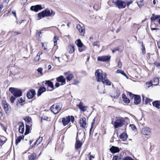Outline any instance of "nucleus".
<instances>
[{"mask_svg": "<svg viewBox=\"0 0 160 160\" xmlns=\"http://www.w3.org/2000/svg\"><path fill=\"white\" fill-rule=\"evenodd\" d=\"M55 14V12L52 10L51 11L49 9L47 8L38 14V20H40L46 17L53 16Z\"/></svg>", "mask_w": 160, "mask_h": 160, "instance_id": "1", "label": "nucleus"}, {"mask_svg": "<svg viewBox=\"0 0 160 160\" xmlns=\"http://www.w3.org/2000/svg\"><path fill=\"white\" fill-rule=\"evenodd\" d=\"M74 118L73 116H68L63 118H60L59 120V122L65 126L68 125L71 121L73 123L74 121Z\"/></svg>", "mask_w": 160, "mask_h": 160, "instance_id": "2", "label": "nucleus"}, {"mask_svg": "<svg viewBox=\"0 0 160 160\" xmlns=\"http://www.w3.org/2000/svg\"><path fill=\"white\" fill-rule=\"evenodd\" d=\"M95 75L96 77L97 81L99 82H102L106 78L107 74L105 72L103 73L101 70L98 69L95 72Z\"/></svg>", "mask_w": 160, "mask_h": 160, "instance_id": "3", "label": "nucleus"}, {"mask_svg": "<svg viewBox=\"0 0 160 160\" xmlns=\"http://www.w3.org/2000/svg\"><path fill=\"white\" fill-rule=\"evenodd\" d=\"M125 120L123 119L122 118L117 117L115 121L113 122H112V123L113 124L115 128H117L118 127H122L123 125L125 124Z\"/></svg>", "mask_w": 160, "mask_h": 160, "instance_id": "4", "label": "nucleus"}, {"mask_svg": "<svg viewBox=\"0 0 160 160\" xmlns=\"http://www.w3.org/2000/svg\"><path fill=\"white\" fill-rule=\"evenodd\" d=\"M62 108V105L60 103L55 104L51 108V110L55 114H57L59 112Z\"/></svg>", "mask_w": 160, "mask_h": 160, "instance_id": "5", "label": "nucleus"}, {"mask_svg": "<svg viewBox=\"0 0 160 160\" xmlns=\"http://www.w3.org/2000/svg\"><path fill=\"white\" fill-rule=\"evenodd\" d=\"M9 91L15 97H20L22 95V92L21 90L11 87L9 88Z\"/></svg>", "mask_w": 160, "mask_h": 160, "instance_id": "6", "label": "nucleus"}, {"mask_svg": "<svg viewBox=\"0 0 160 160\" xmlns=\"http://www.w3.org/2000/svg\"><path fill=\"white\" fill-rule=\"evenodd\" d=\"M78 134L79 132H78L77 134V137L76 138V143L75 145V148L77 150L80 148L82 145V142L79 140V139L78 138Z\"/></svg>", "mask_w": 160, "mask_h": 160, "instance_id": "7", "label": "nucleus"}, {"mask_svg": "<svg viewBox=\"0 0 160 160\" xmlns=\"http://www.w3.org/2000/svg\"><path fill=\"white\" fill-rule=\"evenodd\" d=\"M113 2L115 4L119 9L124 8L126 7L125 2L122 1L118 0L115 2L113 1Z\"/></svg>", "mask_w": 160, "mask_h": 160, "instance_id": "8", "label": "nucleus"}, {"mask_svg": "<svg viewBox=\"0 0 160 160\" xmlns=\"http://www.w3.org/2000/svg\"><path fill=\"white\" fill-rule=\"evenodd\" d=\"M111 56H103L98 57L97 60L99 61L105 62L109 60Z\"/></svg>", "mask_w": 160, "mask_h": 160, "instance_id": "9", "label": "nucleus"}, {"mask_svg": "<svg viewBox=\"0 0 160 160\" xmlns=\"http://www.w3.org/2000/svg\"><path fill=\"white\" fill-rule=\"evenodd\" d=\"M43 8L41 5H37L35 6H32L30 8V10L36 12H38L43 9Z\"/></svg>", "mask_w": 160, "mask_h": 160, "instance_id": "10", "label": "nucleus"}, {"mask_svg": "<svg viewBox=\"0 0 160 160\" xmlns=\"http://www.w3.org/2000/svg\"><path fill=\"white\" fill-rule=\"evenodd\" d=\"M76 28L82 35H84L85 32V27L84 26L81 27L80 25L76 26Z\"/></svg>", "mask_w": 160, "mask_h": 160, "instance_id": "11", "label": "nucleus"}, {"mask_svg": "<svg viewBox=\"0 0 160 160\" xmlns=\"http://www.w3.org/2000/svg\"><path fill=\"white\" fill-rule=\"evenodd\" d=\"M141 133L144 135L148 136L151 133V130L148 128L144 127L142 128Z\"/></svg>", "mask_w": 160, "mask_h": 160, "instance_id": "12", "label": "nucleus"}, {"mask_svg": "<svg viewBox=\"0 0 160 160\" xmlns=\"http://www.w3.org/2000/svg\"><path fill=\"white\" fill-rule=\"evenodd\" d=\"M36 94V92L34 89H31L29 91L27 94V97L28 99H32Z\"/></svg>", "mask_w": 160, "mask_h": 160, "instance_id": "13", "label": "nucleus"}, {"mask_svg": "<svg viewBox=\"0 0 160 160\" xmlns=\"http://www.w3.org/2000/svg\"><path fill=\"white\" fill-rule=\"evenodd\" d=\"M45 84L47 85L48 87H50L51 89L48 90V91H52L54 89V85L53 82L50 80H46Z\"/></svg>", "mask_w": 160, "mask_h": 160, "instance_id": "14", "label": "nucleus"}, {"mask_svg": "<svg viewBox=\"0 0 160 160\" xmlns=\"http://www.w3.org/2000/svg\"><path fill=\"white\" fill-rule=\"evenodd\" d=\"M57 82H61L62 85H64L66 83V79L63 76L61 75L56 78Z\"/></svg>", "mask_w": 160, "mask_h": 160, "instance_id": "15", "label": "nucleus"}, {"mask_svg": "<svg viewBox=\"0 0 160 160\" xmlns=\"http://www.w3.org/2000/svg\"><path fill=\"white\" fill-rule=\"evenodd\" d=\"M80 126L83 128H86V118L85 117H83L81 118L80 121Z\"/></svg>", "mask_w": 160, "mask_h": 160, "instance_id": "16", "label": "nucleus"}, {"mask_svg": "<svg viewBox=\"0 0 160 160\" xmlns=\"http://www.w3.org/2000/svg\"><path fill=\"white\" fill-rule=\"evenodd\" d=\"M67 49L69 53H72L75 51V48L73 44H71L68 46Z\"/></svg>", "mask_w": 160, "mask_h": 160, "instance_id": "17", "label": "nucleus"}, {"mask_svg": "<svg viewBox=\"0 0 160 160\" xmlns=\"http://www.w3.org/2000/svg\"><path fill=\"white\" fill-rule=\"evenodd\" d=\"M134 103L137 105L139 104L141 102V98L140 96L138 95H135L134 97Z\"/></svg>", "mask_w": 160, "mask_h": 160, "instance_id": "18", "label": "nucleus"}, {"mask_svg": "<svg viewBox=\"0 0 160 160\" xmlns=\"http://www.w3.org/2000/svg\"><path fill=\"white\" fill-rule=\"evenodd\" d=\"M109 150L113 154L118 152L120 151V149L118 147L113 146L110 148Z\"/></svg>", "mask_w": 160, "mask_h": 160, "instance_id": "19", "label": "nucleus"}, {"mask_svg": "<svg viewBox=\"0 0 160 160\" xmlns=\"http://www.w3.org/2000/svg\"><path fill=\"white\" fill-rule=\"evenodd\" d=\"M2 103L3 106L4 110L7 113V111L8 110L9 105L5 100H3L2 101Z\"/></svg>", "mask_w": 160, "mask_h": 160, "instance_id": "20", "label": "nucleus"}, {"mask_svg": "<svg viewBox=\"0 0 160 160\" xmlns=\"http://www.w3.org/2000/svg\"><path fill=\"white\" fill-rule=\"evenodd\" d=\"M46 91V88L44 87H41L38 89V93L37 96H39L41 95V94L45 92Z\"/></svg>", "mask_w": 160, "mask_h": 160, "instance_id": "21", "label": "nucleus"}, {"mask_svg": "<svg viewBox=\"0 0 160 160\" xmlns=\"http://www.w3.org/2000/svg\"><path fill=\"white\" fill-rule=\"evenodd\" d=\"M127 134L124 132L121 133L119 136V138L123 141H125L127 140Z\"/></svg>", "mask_w": 160, "mask_h": 160, "instance_id": "22", "label": "nucleus"}, {"mask_svg": "<svg viewBox=\"0 0 160 160\" xmlns=\"http://www.w3.org/2000/svg\"><path fill=\"white\" fill-rule=\"evenodd\" d=\"M19 123L20 125H19L18 130L20 133H23L24 130V124L23 122H20Z\"/></svg>", "mask_w": 160, "mask_h": 160, "instance_id": "23", "label": "nucleus"}, {"mask_svg": "<svg viewBox=\"0 0 160 160\" xmlns=\"http://www.w3.org/2000/svg\"><path fill=\"white\" fill-rule=\"evenodd\" d=\"M152 104L154 107L158 108H160V101H155L153 102Z\"/></svg>", "mask_w": 160, "mask_h": 160, "instance_id": "24", "label": "nucleus"}, {"mask_svg": "<svg viewBox=\"0 0 160 160\" xmlns=\"http://www.w3.org/2000/svg\"><path fill=\"white\" fill-rule=\"evenodd\" d=\"M122 97L123 101L125 103H129L130 102V100L126 96V95L123 93L122 95Z\"/></svg>", "mask_w": 160, "mask_h": 160, "instance_id": "25", "label": "nucleus"}, {"mask_svg": "<svg viewBox=\"0 0 160 160\" xmlns=\"http://www.w3.org/2000/svg\"><path fill=\"white\" fill-rule=\"evenodd\" d=\"M102 82L104 84H106V85H111V83L107 79V76L106 77V78L103 80V81H102Z\"/></svg>", "mask_w": 160, "mask_h": 160, "instance_id": "26", "label": "nucleus"}, {"mask_svg": "<svg viewBox=\"0 0 160 160\" xmlns=\"http://www.w3.org/2000/svg\"><path fill=\"white\" fill-rule=\"evenodd\" d=\"M160 18V15H154V14H152V16L151 18V20L152 21L159 19Z\"/></svg>", "mask_w": 160, "mask_h": 160, "instance_id": "27", "label": "nucleus"}, {"mask_svg": "<svg viewBox=\"0 0 160 160\" xmlns=\"http://www.w3.org/2000/svg\"><path fill=\"white\" fill-rule=\"evenodd\" d=\"M75 43L76 44V45L78 48L81 47L83 45V44L80 39H78L76 40L75 42Z\"/></svg>", "mask_w": 160, "mask_h": 160, "instance_id": "28", "label": "nucleus"}, {"mask_svg": "<svg viewBox=\"0 0 160 160\" xmlns=\"http://www.w3.org/2000/svg\"><path fill=\"white\" fill-rule=\"evenodd\" d=\"M24 137L23 135L19 136L16 140L15 143L17 145L18 143L20 142L22 139L24 138Z\"/></svg>", "mask_w": 160, "mask_h": 160, "instance_id": "29", "label": "nucleus"}, {"mask_svg": "<svg viewBox=\"0 0 160 160\" xmlns=\"http://www.w3.org/2000/svg\"><path fill=\"white\" fill-rule=\"evenodd\" d=\"M37 154L34 153L31 154L30 155L28 156V158L31 160H34L36 158Z\"/></svg>", "mask_w": 160, "mask_h": 160, "instance_id": "30", "label": "nucleus"}, {"mask_svg": "<svg viewBox=\"0 0 160 160\" xmlns=\"http://www.w3.org/2000/svg\"><path fill=\"white\" fill-rule=\"evenodd\" d=\"M73 77V74L72 73L69 74L66 77V78L67 81H71Z\"/></svg>", "mask_w": 160, "mask_h": 160, "instance_id": "31", "label": "nucleus"}, {"mask_svg": "<svg viewBox=\"0 0 160 160\" xmlns=\"http://www.w3.org/2000/svg\"><path fill=\"white\" fill-rule=\"evenodd\" d=\"M159 80L158 78H156L153 79V85H157L159 84Z\"/></svg>", "mask_w": 160, "mask_h": 160, "instance_id": "32", "label": "nucleus"}, {"mask_svg": "<svg viewBox=\"0 0 160 160\" xmlns=\"http://www.w3.org/2000/svg\"><path fill=\"white\" fill-rule=\"evenodd\" d=\"M87 49V47L84 45L82 46L81 47L78 48V50L80 52H81Z\"/></svg>", "mask_w": 160, "mask_h": 160, "instance_id": "33", "label": "nucleus"}, {"mask_svg": "<svg viewBox=\"0 0 160 160\" xmlns=\"http://www.w3.org/2000/svg\"><path fill=\"white\" fill-rule=\"evenodd\" d=\"M42 140V137H39L35 142L34 144H37V145H38L41 142Z\"/></svg>", "mask_w": 160, "mask_h": 160, "instance_id": "34", "label": "nucleus"}, {"mask_svg": "<svg viewBox=\"0 0 160 160\" xmlns=\"http://www.w3.org/2000/svg\"><path fill=\"white\" fill-rule=\"evenodd\" d=\"M30 131V127L29 125L26 124V131L24 133L25 135H26L28 134L29 132Z\"/></svg>", "mask_w": 160, "mask_h": 160, "instance_id": "35", "label": "nucleus"}, {"mask_svg": "<svg viewBox=\"0 0 160 160\" xmlns=\"http://www.w3.org/2000/svg\"><path fill=\"white\" fill-rule=\"evenodd\" d=\"M92 45L93 46H97L98 48L100 47V43L99 41H96L92 43Z\"/></svg>", "mask_w": 160, "mask_h": 160, "instance_id": "36", "label": "nucleus"}, {"mask_svg": "<svg viewBox=\"0 0 160 160\" xmlns=\"http://www.w3.org/2000/svg\"><path fill=\"white\" fill-rule=\"evenodd\" d=\"M124 2H125L126 6H128L132 3V0H126Z\"/></svg>", "mask_w": 160, "mask_h": 160, "instance_id": "37", "label": "nucleus"}, {"mask_svg": "<svg viewBox=\"0 0 160 160\" xmlns=\"http://www.w3.org/2000/svg\"><path fill=\"white\" fill-rule=\"evenodd\" d=\"M137 4L139 7H142L144 5V3H143V0H141L140 1L139 3H137Z\"/></svg>", "mask_w": 160, "mask_h": 160, "instance_id": "38", "label": "nucleus"}, {"mask_svg": "<svg viewBox=\"0 0 160 160\" xmlns=\"http://www.w3.org/2000/svg\"><path fill=\"white\" fill-rule=\"evenodd\" d=\"M42 68H39L37 70L38 72L41 75H43L42 72Z\"/></svg>", "mask_w": 160, "mask_h": 160, "instance_id": "39", "label": "nucleus"}, {"mask_svg": "<svg viewBox=\"0 0 160 160\" xmlns=\"http://www.w3.org/2000/svg\"><path fill=\"white\" fill-rule=\"evenodd\" d=\"M88 108V107L87 106H83L79 109L81 111L84 112L86 111Z\"/></svg>", "mask_w": 160, "mask_h": 160, "instance_id": "40", "label": "nucleus"}, {"mask_svg": "<svg viewBox=\"0 0 160 160\" xmlns=\"http://www.w3.org/2000/svg\"><path fill=\"white\" fill-rule=\"evenodd\" d=\"M18 100V103L21 105H22V103L25 101V100H24L22 98H20Z\"/></svg>", "mask_w": 160, "mask_h": 160, "instance_id": "41", "label": "nucleus"}, {"mask_svg": "<svg viewBox=\"0 0 160 160\" xmlns=\"http://www.w3.org/2000/svg\"><path fill=\"white\" fill-rule=\"evenodd\" d=\"M41 119L44 120H46L47 121L50 120L49 118L48 117L45 116H42L41 117Z\"/></svg>", "mask_w": 160, "mask_h": 160, "instance_id": "42", "label": "nucleus"}, {"mask_svg": "<svg viewBox=\"0 0 160 160\" xmlns=\"http://www.w3.org/2000/svg\"><path fill=\"white\" fill-rule=\"evenodd\" d=\"M58 40V38L56 36H55L53 39L54 45H55L57 43V41Z\"/></svg>", "mask_w": 160, "mask_h": 160, "instance_id": "43", "label": "nucleus"}, {"mask_svg": "<svg viewBox=\"0 0 160 160\" xmlns=\"http://www.w3.org/2000/svg\"><path fill=\"white\" fill-rule=\"evenodd\" d=\"M25 120L28 123L32 121V119L30 117H28L25 118Z\"/></svg>", "mask_w": 160, "mask_h": 160, "instance_id": "44", "label": "nucleus"}, {"mask_svg": "<svg viewBox=\"0 0 160 160\" xmlns=\"http://www.w3.org/2000/svg\"><path fill=\"white\" fill-rule=\"evenodd\" d=\"M120 158L118 156H114L113 157L112 160H120Z\"/></svg>", "mask_w": 160, "mask_h": 160, "instance_id": "45", "label": "nucleus"}, {"mask_svg": "<svg viewBox=\"0 0 160 160\" xmlns=\"http://www.w3.org/2000/svg\"><path fill=\"white\" fill-rule=\"evenodd\" d=\"M152 100L148 98H146L145 101V104H147L148 102H150L152 101Z\"/></svg>", "mask_w": 160, "mask_h": 160, "instance_id": "46", "label": "nucleus"}, {"mask_svg": "<svg viewBox=\"0 0 160 160\" xmlns=\"http://www.w3.org/2000/svg\"><path fill=\"white\" fill-rule=\"evenodd\" d=\"M15 97L14 96H12L10 98V101L11 103H13L15 99Z\"/></svg>", "mask_w": 160, "mask_h": 160, "instance_id": "47", "label": "nucleus"}, {"mask_svg": "<svg viewBox=\"0 0 160 160\" xmlns=\"http://www.w3.org/2000/svg\"><path fill=\"white\" fill-rule=\"evenodd\" d=\"M78 107L79 108V109H80L82 107H83V103L82 102H80L79 104L77 105Z\"/></svg>", "mask_w": 160, "mask_h": 160, "instance_id": "48", "label": "nucleus"}, {"mask_svg": "<svg viewBox=\"0 0 160 160\" xmlns=\"http://www.w3.org/2000/svg\"><path fill=\"white\" fill-rule=\"evenodd\" d=\"M122 160H133V159L131 157L128 156L125 157L124 159Z\"/></svg>", "mask_w": 160, "mask_h": 160, "instance_id": "49", "label": "nucleus"}, {"mask_svg": "<svg viewBox=\"0 0 160 160\" xmlns=\"http://www.w3.org/2000/svg\"><path fill=\"white\" fill-rule=\"evenodd\" d=\"M154 64L157 67H160V63L159 62H155L154 63Z\"/></svg>", "mask_w": 160, "mask_h": 160, "instance_id": "50", "label": "nucleus"}, {"mask_svg": "<svg viewBox=\"0 0 160 160\" xmlns=\"http://www.w3.org/2000/svg\"><path fill=\"white\" fill-rule=\"evenodd\" d=\"M129 126L133 130L136 129V127L133 124H130Z\"/></svg>", "mask_w": 160, "mask_h": 160, "instance_id": "51", "label": "nucleus"}, {"mask_svg": "<svg viewBox=\"0 0 160 160\" xmlns=\"http://www.w3.org/2000/svg\"><path fill=\"white\" fill-rule=\"evenodd\" d=\"M93 8L96 11H98L99 8V7H98V5L97 4L94 5L93 6Z\"/></svg>", "mask_w": 160, "mask_h": 160, "instance_id": "52", "label": "nucleus"}, {"mask_svg": "<svg viewBox=\"0 0 160 160\" xmlns=\"http://www.w3.org/2000/svg\"><path fill=\"white\" fill-rule=\"evenodd\" d=\"M119 50V48L118 47L116 48H114L112 50V52L113 53H114L116 51H118Z\"/></svg>", "mask_w": 160, "mask_h": 160, "instance_id": "53", "label": "nucleus"}, {"mask_svg": "<svg viewBox=\"0 0 160 160\" xmlns=\"http://www.w3.org/2000/svg\"><path fill=\"white\" fill-rule=\"evenodd\" d=\"M40 59V57L36 56L34 59V61L37 62L39 61Z\"/></svg>", "mask_w": 160, "mask_h": 160, "instance_id": "54", "label": "nucleus"}, {"mask_svg": "<svg viewBox=\"0 0 160 160\" xmlns=\"http://www.w3.org/2000/svg\"><path fill=\"white\" fill-rule=\"evenodd\" d=\"M142 53L143 54H144L145 53V48L144 46L143 45H142Z\"/></svg>", "mask_w": 160, "mask_h": 160, "instance_id": "55", "label": "nucleus"}, {"mask_svg": "<svg viewBox=\"0 0 160 160\" xmlns=\"http://www.w3.org/2000/svg\"><path fill=\"white\" fill-rule=\"evenodd\" d=\"M146 85L148 88H149L152 85V84L151 82H148L146 83Z\"/></svg>", "mask_w": 160, "mask_h": 160, "instance_id": "56", "label": "nucleus"}, {"mask_svg": "<svg viewBox=\"0 0 160 160\" xmlns=\"http://www.w3.org/2000/svg\"><path fill=\"white\" fill-rule=\"evenodd\" d=\"M118 66L119 68H120L122 67V62H121L120 59L119 60V61L118 62Z\"/></svg>", "mask_w": 160, "mask_h": 160, "instance_id": "57", "label": "nucleus"}, {"mask_svg": "<svg viewBox=\"0 0 160 160\" xmlns=\"http://www.w3.org/2000/svg\"><path fill=\"white\" fill-rule=\"evenodd\" d=\"M120 73H121L124 76H125L127 78H128V77H127L125 73L124 72V71L121 70V72Z\"/></svg>", "mask_w": 160, "mask_h": 160, "instance_id": "58", "label": "nucleus"}, {"mask_svg": "<svg viewBox=\"0 0 160 160\" xmlns=\"http://www.w3.org/2000/svg\"><path fill=\"white\" fill-rule=\"evenodd\" d=\"M5 142L6 141L2 140L0 138V146L4 144Z\"/></svg>", "mask_w": 160, "mask_h": 160, "instance_id": "59", "label": "nucleus"}, {"mask_svg": "<svg viewBox=\"0 0 160 160\" xmlns=\"http://www.w3.org/2000/svg\"><path fill=\"white\" fill-rule=\"evenodd\" d=\"M74 83L73 84L75 85L78 83H79V82L78 81L77 79H75L73 81Z\"/></svg>", "mask_w": 160, "mask_h": 160, "instance_id": "60", "label": "nucleus"}, {"mask_svg": "<svg viewBox=\"0 0 160 160\" xmlns=\"http://www.w3.org/2000/svg\"><path fill=\"white\" fill-rule=\"evenodd\" d=\"M12 13L13 14H14L15 17L16 18V19H17V15H16V12L15 11H12Z\"/></svg>", "mask_w": 160, "mask_h": 160, "instance_id": "61", "label": "nucleus"}, {"mask_svg": "<svg viewBox=\"0 0 160 160\" xmlns=\"http://www.w3.org/2000/svg\"><path fill=\"white\" fill-rule=\"evenodd\" d=\"M128 94L129 95L130 97H134V95H134V94H132L131 92H128Z\"/></svg>", "mask_w": 160, "mask_h": 160, "instance_id": "62", "label": "nucleus"}, {"mask_svg": "<svg viewBox=\"0 0 160 160\" xmlns=\"http://www.w3.org/2000/svg\"><path fill=\"white\" fill-rule=\"evenodd\" d=\"M41 34V32L40 31V32H38L37 33V35H36L37 36H38V38H40L41 37L40 35V34Z\"/></svg>", "mask_w": 160, "mask_h": 160, "instance_id": "63", "label": "nucleus"}, {"mask_svg": "<svg viewBox=\"0 0 160 160\" xmlns=\"http://www.w3.org/2000/svg\"><path fill=\"white\" fill-rule=\"evenodd\" d=\"M60 86V84L58 82H56L55 84V86L56 88Z\"/></svg>", "mask_w": 160, "mask_h": 160, "instance_id": "64", "label": "nucleus"}]
</instances>
